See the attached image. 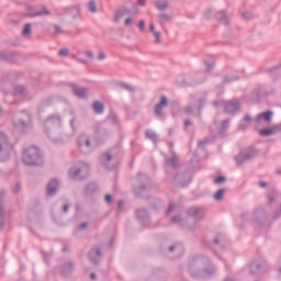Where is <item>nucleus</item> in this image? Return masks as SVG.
Segmentation results:
<instances>
[{
  "instance_id": "1",
  "label": "nucleus",
  "mask_w": 281,
  "mask_h": 281,
  "mask_svg": "<svg viewBox=\"0 0 281 281\" xmlns=\"http://www.w3.org/2000/svg\"><path fill=\"white\" fill-rule=\"evenodd\" d=\"M22 160L26 166H38L41 164V150L37 147H29L23 153Z\"/></svg>"
},
{
  "instance_id": "2",
  "label": "nucleus",
  "mask_w": 281,
  "mask_h": 281,
  "mask_svg": "<svg viewBox=\"0 0 281 281\" xmlns=\"http://www.w3.org/2000/svg\"><path fill=\"white\" fill-rule=\"evenodd\" d=\"M166 106H168V98L162 95L160 98V102L155 106V113L157 115H161V113H164V109H166Z\"/></svg>"
},
{
  "instance_id": "3",
  "label": "nucleus",
  "mask_w": 281,
  "mask_h": 281,
  "mask_svg": "<svg viewBox=\"0 0 281 281\" xmlns=\"http://www.w3.org/2000/svg\"><path fill=\"white\" fill-rule=\"evenodd\" d=\"M278 131L277 126H272L271 128H263L259 131V135L261 137H269V135H273Z\"/></svg>"
},
{
  "instance_id": "4",
  "label": "nucleus",
  "mask_w": 281,
  "mask_h": 281,
  "mask_svg": "<svg viewBox=\"0 0 281 281\" xmlns=\"http://www.w3.org/2000/svg\"><path fill=\"white\" fill-rule=\"evenodd\" d=\"M74 93L78 95V98H85L87 95V90L83 88H77L76 85L70 86Z\"/></svg>"
},
{
  "instance_id": "5",
  "label": "nucleus",
  "mask_w": 281,
  "mask_h": 281,
  "mask_svg": "<svg viewBox=\"0 0 281 281\" xmlns=\"http://www.w3.org/2000/svg\"><path fill=\"white\" fill-rule=\"evenodd\" d=\"M149 30L154 34V37L156 38V43H161V32L155 31V24H149Z\"/></svg>"
},
{
  "instance_id": "6",
  "label": "nucleus",
  "mask_w": 281,
  "mask_h": 281,
  "mask_svg": "<svg viewBox=\"0 0 281 281\" xmlns=\"http://www.w3.org/2000/svg\"><path fill=\"white\" fill-rule=\"evenodd\" d=\"M57 189H58V181L57 180H52L47 186L48 194H54V192H56Z\"/></svg>"
},
{
  "instance_id": "7",
  "label": "nucleus",
  "mask_w": 281,
  "mask_h": 281,
  "mask_svg": "<svg viewBox=\"0 0 281 281\" xmlns=\"http://www.w3.org/2000/svg\"><path fill=\"white\" fill-rule=\"evenodd\" d=\"M93 110L94 113H97L98 115L102 114L104 112V105L100 102H94L93 103Z\"/></svg>"
},
{
  "instance_id": "8",
  "label": "nucleus",
  "mask_w": 281,
  "mask_h": 281,
  "mask_svg": "<svg viewBox=\"0 0 281 281\" xmlns=\"http://www.w3.org/2000/svg\"><path fill=\"white\" fill-rule=\"evenodd\" d=\"M260 117H263L266 122H271V117H273V112L267 111L258 115V121H260Z\"/></svg>"
},
{
  "instance_id": "9",
  "label": "nucleus",
  "mask_w": 281,
  "mask_h": 281,
  "mask_svg": "<svg viewBox=\"0 0 281 281\" xmlns=\"http://www.w3.org/2000/svg\"><path fill=\"white\" fill-rule=\"evenodd\" d=\"M8 146V137L3 133H0V150H3Z\"/></svg>"
},
{
  "instance_id": "10",
  "label": "nucleus",
  "mask_w": 281,
  "mask_h": 281,
  "mask_svg": "<svg viewBox=\"0 0 281 281\" xmlns=\"http://www.w3.org/2000/svg\"><path fill=\"white\" fill-rule=\"evenodd\" d=\"M236 109H238V103H228L226 105V111L228 113H234V111H236Z\"/></svg>"
},
{
  "instance_id": "11",
  "label": "nucleus",
  "mask_w": 281,
  "mask_h": 281,
  "mask_svg": "<svg viewBox=\"0 0 281 281\" xmlns=\"http://www.w3.org/2000/svg\"><path fill=\"white\" fill-rule=\"evenodd\" d=\"M30 32H32V24H25L22 31L23 36H30Z\"/></svg>"
},
{
  "instance_id": "12",
  "label": "nucleus",
  "mask_w": 281,
  "mask_h": 281,
  "mask_svg": "<svg viewBox=\"0 0 281 281\" xmlns=\"http://www.w3.org/2000/svg\"><path fill=\"white\" fill-rule=\"evenodd\" d=\"M225 194V190L220 189L215 194H214V199L216 201H221V199H223V195Z\"/></svg>"
},
{
  "instance_id": "13",
  "label": "nucleus",
  "mask_w": 281,
  "mask_h": 281,
  "mask_svg": "<svg viewBox=\"0 0 281 281\" xmlns=\"http://www.w3.org/2000/svg\"><path fill=\"white\" fill-rule=\"evenodd\" d=\"M88 9H89L90 12H97L95 2L90 1L89 4H88Z\"/></svg>"
},
{
  "instance_id": "14",
  "label": "nucleus",
  "mask_w": 281,
  "mask_h": 281,
  "mask_svg": "<svg viewBox=\"0 0 281 281\" xmlns=\"http://www.w3.org/2000/svg\"><path fill=\"white\" fill-rule=\"evenodd\" d=\"M138 27H139L140 32H144V30L146 27V22H144V20H140L138 22Z\"/></svg>"
},
{
  "instance_id": "15",
  "label": "nucleus",
  "mask_w": 281,
  "mask_h": 281,
  "mask_svg": "<svg viewBox=\"0 0 281 281\" xmlns=\"http://www.w3.org/2000/svg\"><path fill=\"white\" fill-rule=\"evenodd\" d=\"M225 182V177L220 176L214 179V183H224Z\"/></svg>"
},
{
  "instance_id": "16",
  "label": "nucleus",
  "mask_w": 281,
  "mask_h": 281,
  "mask_svg": "<svg viewBox=\"0 0 281 281\" xmlns=\"http://www.w3.org/2000/svg\"><path fill=\"white\" fill-rule=\"evenodd\" d=\"M146 136H147L149 139H157V135H155V133H153V132H146Z\"/></svg>"
},
{
  "instance_id": "17",
  "label": "nucleus",
  "mask_w": 281,
  "mask_h": 281,
  "mask_svg": "<svg viewBox=\"0 0 281 281\" xmlns=\"http://www.w3.org/2000/svg\"><path fill=\"white\" fill-rule=\"evenodd\" d=\"M133 22H134L133 18H127V19H125V21H124V25H126V26L133 25Z\"/></svg>"
},
{
  "instance_id": "18",
  "label": "nucleus",
  "mask_w": 281,
  "mask_h": 281,
  "mask_svg": "<svg viewBox=\"0 0 281 281\" xmlns=\"http://www.w3.org/2000/svg\"><path fill=\"white\" fill-rule=\"evenodd\" d=\"M70 177H72V179H76L78 177V171L76 170V168H72L70 170Z\"/></svg>"
},
{
  "instance_id": "19",
  "label": "nucleus",
  "mask_w": 281,
  "mask_h": 281,
  "mask_svg": "<svg viewBox=\"0 0 281 281\" xmlns=\"http://www.w3.org/2000/svg\"><path fill=\"white\" fill-rule=\"evenodd\" d=\"M67 54H69V49L67 48H63L61 50H59V56H67Z\"/></svg>"
},
{
  "instance_id": "20",
  "label": "nucleus",
  "mask_w": 281,
  "mask_h": 281,
  "mask_svg": "<svg viewBox=\"0 0 281 281\" xmlns=\"http://www.w3.org/2000/svg\"><path fill=\"white\" fill-rule=\"evenodd\" d=\"M160 19H161V23H165V21H169V20H170V16H168V15H166V14H162V15L160 16Z\"/></svg>"
},
{
  "instance_id": "21",
  "label": "nucleus",
  "mask_w": 281,
  "mask_h": 281,
  "mask_svg": "<svg viewBox=\"0 0 281 281\" xmlns=\"http://www.w3.org/2000/svg\"><path fill=\"white\" fill-rule=\"evenodd\" d=\"M120 19H122V12L115 14V21H120Z\"/></svg>"
},
{
  "instance_id": "22",
  "label": "nucleus",
  "mask_w": 281,
  "mask_h": 281,
  "mask_svg": "<svg viewBox=\"0 0 281 281\" xmlns=\"http://www.w3.org/2000/svg\"><path fill=\"white\" fill-rule=\"evenodd\" d=\"M104 58H106V55H104V53H100L99 60H104Z\"/></svg>"
},
{
  "instance_id": "23",
  "label": "nucleus",
  "mask_w": 281,
  "mask_h": 281,
  "mask_svg": "<svg viewBox=\"0 0 281 281\" xmlns=\"http://www.w3.org/2000/svg\"><path fill=\"white\" fill-rule=\"evenodd\" d=\"M86 56H88V58H93V53H91V50L86 52Z\"/></svg>"
},
{
  "instance_id": "24",
  "label": "nucleus",
  "mask_w": 281,
  "mask_h": 281,
  "mask_svg": "<svg viewBox=\"0 0 281 281\" xmlns=\"http://www.w3.org/2000/svg\"><path fill=\"white\" fill-rule=\"evenodd\" d=\"M86 146H87V148H89V146H91V143L89 140H87L86 142ZM80 148L81 149L85 148V145H80Z\"/></svg>"
},
{
  "instance_id": "25",
  "label": "nucleus",
  "mask_w": 281,
  "mask_h": 281,
  "mask_svg": "<svg viewBox=\"0 0 281 281\" xmlns=\"http://www.w3.org/2000/svg\"><path fill=\"white\" fill-rule=\"evenodd\" d=\"M105 201H106V203H111V195L110 194L105 195Z\"/></svg>"
},
{
  "instance_id": "26",
  "label": "nucleus",
  "mask_w": 281,
  "mask_h": 281,
  "mask_svg": "<svg viewBox=\"0 0 281 281\" xmlns=\"http://www.w3.org/2000/svg\"><path fill=\"white\" fill-rule=\"evenodd\" d=\"M41 14H49V11H47L46 9H44V12L37 13V15H41Z\"/></svg>"
},
{
  "instance_id": "27",
  "label": "nucleus",
  "mask_w": 281,
  "mask_h": 281,
  "mask_svg": "<svg viewBox=\"0 0 281 281\" xmlns=\"http://www.w3.org/2000/svg\"><path fill=\"white\" fill-rule=\"evenodd\" d=\"M158 10H164L166 8V4H162V5H157Z\"/></svg>"
},
{
  "instance_id": "28",
  "label": "nucleus",
  "mask_w": 281,
  "mask_h": 281,
  "mask_svg": "<svg viewBox=\"0 0 281 281\" xmlns=\"http://www.w3.org/2000/svg\"><path fill=\"white\" fill-rule=\"evenodd\" d=\"M140 5H146V0H139Z\"/></svg>"
},
{
  "instance_id": "29",
  "label": "nucleus",
  "mask_w": 281,
  "mask_h": 281,
  "mask_svg": "<svg viewBox=\"0 0 281 281\" xmlns=\"http://www.w3.org/2000/svg\"><path fill=\"white\" fill-rule=\"evenodd\" d=\"M68 210H69V205L66 204V205L64 206V212H67Z\"/></svg>"
},
{
  "instance_id": "30",
  "label": "nucleus",
  "mask_w": 281,
  "mask_h": 281,
  "mask_svg": "<svg viewBox=\"0 0 281 281\" xmlns=\"http://www.w3.org/2000/svg\"><path fill=\"white\" fill-rule=\"evenodd\" d=\"M260 186H261V188H265L267 186V183L261 182Z\"/></svg>"
},
{
  "instance_id": "31",
  "label": "nucleus",
  "mask_w": 281,
  "mask_h": 281,
  "mask_svg": "<svg viewBox=\"0 0 281 281\" xmlns=\"http://www.w3.org/2000/svg\"><path fill=\"white\" fill-rule=\"evenodd\" d=\"M56 32H60V29L58 26H55Z\"/></svg>"
},
{
  "instance_id": "32",
  "label": "nucleus",
  "mask_w": 281,
  "mask_h": 281,
  "mask_svg": "<svg viewBox=\"0 0 281 281\" xmlns=\"http://www.w3.org/2000/svg\"><path fill=\"white\" fill-rule=\"evenodd\" d=\"M245 120H246V122H249L250 119H249V116H245Z\"/></svg>"
},
{
  "instance_id": "33",
  "label": "nucleus",
  "mask_w": 281,
  "mask_h": 281,
  "mask_svg": "<svg viewBox=\"0 0 281 281\" xmlns=\"http://www.w3.org/2000/svg\"><path fill=\"white\" fill-rule=\"evenodd\" d=\"M93 254H94V252L92 251L91 255H93ZM95 254H97V256H100V252H99V251H97Z\"/></svg>"
},
{
  "instance_id": "34",
  "label": "nucleus",
  "mask_w": 281,
  "mask_h": 281,
  "mask_svg": "<svg viewBox=\"0 0 281 281\" xmlns=\"http://www.w3.org/2000/svg\"><path fill=\"white\" fill-rule=\"evenodd\" d=\"M247 15L249 16V13H244V14H243V16H247Z\"/></svg>"
},
{
  "instance_id": "35",
  "label": "nucleus",
  "mask_w": 281,
  "mask_h": 281,
  "mask_svg": "<svg viewBox=\"0 0 281 281\" xmlns=\"http://www.w3.org/2000/svg\"><path fill=\"white\" fill-rule=\"evenodd\" d=\"M184 124H186V126H188V125H190V122L187 121Z\"/></svg>"
},
{
  "instance_id": "36",
  "label": "nucleus",
  "mask_w": 281,
  "mask_h": 281,
  "mask_svg": "<svg viewBox=\"0 0 281 281\" xmlns=\"http://www.w3.org/2000/svg\"><path fill=\"white\" fill-rule=\"evenodd\" d=\"M106 159H108V160L111 159V156L106 155Z\"/></svg>"
},
{
  "instance_id": "37",
  "label": "nucleus",
  "mask_w": 281,
  "mask_h": 281,
  "mask_svg": "<svg viewBox=\"0 0 281 281\" xmlns=\"http://www.w3.org/2000/svg\"><path fill=\"white\" fill-rule=\"evenodd\" d=\"M92 280L95 278V274H91Z\"/></svg>"
},
{
  "instance_id": "38",
  "label": "nucleus",
  "mask_w": 281,
  "mask_h": 281,
  "mask_svg": "<svg viewBox=\"0 0 281 281\" xmlns=\"http://www.w3.org/2000/svg\"><path fill=\"white\" fill-rule=\"evenodd\" d=\"M172 249H175V247H170L169 250L172 251Z\"/></svg>"
}]
</instances>
